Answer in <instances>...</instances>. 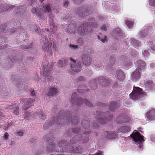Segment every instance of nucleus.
I'll list each match as a JSON object with an SVG mask.
<instances>
[{
	"mask_svg": "<svg viewBox=\"0 0 155 155\" xmlns=\"http://www.w3.org/2000/svg\"><path fill=\"white\" fill-rule=\"evenodd\" d=\"M64 149L66 152L69 153H81L82 151V149L80 146L74 149L71 143L65 140H62L60 141L56 147L52 142L48 144L47 152L51 153L50 155H63Z\"/></svg>",
	"mask_w": 155,
	"mask_h": 155,
	"instance_id": "nucleus-1",
	"label": "nucleus"
},
{
	"mask_svg": "<svg viewBox=\"0 0 155 155\" xmlns=\"http://www.w3.org/2000/svg\"><path fill=\"white\" fill-rule=\"evenodd\" d=\"M71 114L69 111H68L64 115V117L62 119V117H63L62 116H58L54 117L53 120L54 124L57 125L59 124L61 125L64 123H67L70 122L75 124L78 122V118L76 116H74V117H71Z\"/></svg>",
	"mask_w": 155,
	"mask_h": 155,
	"instance_id": "nucleus-2",
	"label": "nucleus"
},
{
	"mask_svg": "<svg viewBox=\"0 0 155 155\" xmlns=\"http://www.w3.org/2000/svg\"><path fill=\"white\" fill-rule=\"evenodd\" d=\"M88 22L83 23L82 25L83 28L81 26H80L78 29V32L81 35H84L91 32L92 31V27L93 28H96L97 23L93 18H90Z\"/></svg>",
	"mask_w": 155,
	"mask_h": 155,
	"instance_id": "nucleus-3",
	"label": "nucleus"
},
{
	"mask_svg": "<svg viewBox=\"0 0 155 155\" xmlns=\"http://www.w3.org/2000/svg\"><path fill=\"white\" fill-rule=\"evenodd\" d=\"M107 113H103L100 115L98 116L97 119L96 118L94 119L92 126L94 129L98 128L100 124H104L107 122V120H110L113 117L112 115H110L107 117Z\"/></svg>",
	"mask_w": 155,
	"mask_h": 155,
	"instance_id": "nucleus-4",
	"label": "nucleus"
},
{
	"mask_svg": "<svg viewBox=\"0 0 155 155\" xmlns=\"http://www.w3.org/2000/svg\"><path fill=\"white\" fill-rule=\"evenodd\" d=\"M99 82L100 84H102L104 86H107L111 83V81L110 79L106 78L103 77H100L98 79L96 78L89 82L90 87L92 89L94 90L97 88L96 82Z\"/></svg>",
	"mask_w": 155,
	"mask_h": 155,
	"instance_id": "nucleus-5",
	"label": "nucleus"
},
{
	"mask_svg": "<svg viewBox=\"0 0 155 155\" xmlns=\"http://www.w3.org/2000/svg\"><path fill=\"white\" fill-rule=\"evenodd\" d=\"M32 100H28V99H21L20 102L23 104L22 107L23 111L25 114V116L24 117L25 119L27 120L29 119L31 116L32 114V111L30 110L28 112H26V110L28 109L31 105V104L32 102Z\"/></svg>",
	"mask_w": 155,
	"mask_h": 155,
	"instance_id": "nucleus-6",
	"label": "nucleus"
},
{
	"mask_svg": "<svg viewBox=\"0 0 155 155\" xmlns=\"http://www.w3.org/2000/svg\"><path fill=\"white\" fill-rule=\"evenodd\" d=\"M130 136L135 142L136 144L138 145L137 147L140 149L139 151L142 150L143 146L141 145V143L144 140L143 136H141L139 133L136 131H134Z\"/></svg>",
	"mask_w": 155,
	"mask_h": 155,
	"instance_id": "nucleus-7",
	"label": "nucleus"
},
{
	"mask_svg": "<svg viewBox=\"0 0 155 155\" xmlns=\"http://www.w3.org/2000/svg\"><path fill=\"white\" fill-rule=\"evenodd\" d=\"M71 99L72 103L73 104H75L80 105L82 104L85 103L90 107L93 106L92 104L88 100H84L83 98L77 97V94L75 93L72 94Z\"/></svg>",
	"mask_w": 155,
	"mask_h": 155,
	"instance_id": "nucleus-8",
	"label": "nucleus"
},
{
	"mask_svg": "<svg viewBox=\"0 0 155 155\" xmlns=\"http://www.w3.org/2000/svg\"><path fill=\"white\" fill-rule=\"evenodd\" d=\"M142 90V89L139 87H134L133 91L130 95V98L133 100H136L142 97L144 95Z\"/></svg>",
	"mask_w": 155,
	"mask_h": 155,
	"instance_id": "nucleus-9",
	"label": "nucleus"
},
{
	"mask_svg": "<svg viewBox=\"0 0 155 155\" xmlns=\"http://www.w3.org/2000/svg\"><path fill=\"white\" fill-rule=\"evenodd\" d=\"M71 67L72 71L75 72L80 71L81 70V64L80 61H76L71 58Z\"/></svg>",
	"mask_w": 155,
	"mask_h": 155,
	"instance_id": "nucleus-10",
	"label": "nucleus"
},
{
	"mask_svg": "<svg viewBox=\"0 0 155 155\" xmlns=\"http://www.w3.org/2000/svg\"><path fill=\"white\" fill-rule=\"evenodd\" d=\"M77 14L79 16L84 17L87 16L91 13V12L86 7H81V8L75 10Z\"/></svg>",
	"mask_w": 155,
	"mask_h": 155,
	"instance_id": "nucleus-11",
	"label": "nucleus"
},
{
	"mask_svg": "<svg viewBox=\"0 0 155 155\" xmlns=\"http://www.w3.org/2000/svg\"><path fill=\"white\" fill-rule=\"evenodd\" d=\"M74 139L77 141L82 143L87 142L89 140L88 136L84 133L82 136L81 134L76 135L74 137Z\"/></svg>",
	"mask_w": 155,
	"mask_h": 155,
	"instance_id": "nucleus-12",
	"label": "nucleus"
},
{
	"mask_svg": "<svg viewBox=\"0 0 155 155\" xmlns=\"http://www.w3.org/2000/svg\"><path fill=\"white\" fill-rule=\"evenodd\" d=\"M48 14L49 19V25L51 26L50 29L52 30L51 32H52L53 33H54L57 30L56 27L55 26L54 23V18L53 16V14H51V13H50Z\"/></svg>",
	"mask_w": 155,
	"mask_h": 155,
	"instance_id": "nucleus-13",
	"label": "nucleus"
},
{
	"mask_svg": "<svg viewBox=\"0 0 155 155\" xmlns=\"http://www.w3.org/2000/svg\"><path fill=\"white\" fill-rule=\"evenodd\" d=\"M105 138L108 139H113L117 137L116 133L112 131H106L104 133Z\"/></svg>",
	"mask_w": 155,
	"mask_h": 155,
	"instance_id": "nucleus-14",
	"label": "nucleus"
},
{
	"mask_svg": "<svg viewBox=\"0 0 155 155\" xmlns=\"http://www.w3.org/2000/svg\"><path fill=\"white\" fill-rule=\"evenodd\" d=\"M123 35V34L120 28H117L113 30L112 36L115 39H119L120 36Z\"/></svg>",
	"mask_w": 155,
	"mask_h": 155,
	"instance_id": "nucleus-15",
	"label": "nucleus"
},
{
	"mask_svg": "<svg viewBox=\"0 0 155 155\" xmlns=\"http://www.w3.org/2000/svg\"><path fill=\"white\" fill-rule=\"evenodd\" d=\"M82 60L83 64L86 66L89 65L91 64V61L90 57L85 54L82 55Z\"/></svg>",
	"mask_w": 155,
	"mask_h": 155,
	"instance_id": "nucleus-16",
	"label": "nucleus"
},
{
	"mask_svg": "<svg viewBox=\"0 0 155 155\" xmlns=\"http://www.w3.org/2000/svg\"><path fill=\"white\" fill-rule=\"evenodd\" d=\"M140 69L137 68L132 74L131 78L133 80H136L138 79L140 77Z\"/></svg>",
	"mask_w": 155,
	"mask_h": 155,
	"instance_id": "nucleus-17",
	"label": "nucleus"
},
{
	"mask_svg": "<svg viewBox=\"0 0 155 155\" xmlns=\"http://www.w3.org/2000/svg\"><path fill=\"white\" fill-rule=\"evenodd\" d=\"M59 94V91L56 88L52 87L48 91V96H56Z\"/></svg>",
	"mask_w": 155,
	"mask_h": 155,
	"instance_id": "nucleus-18",
	"label": "nucleus"
},
{
	"mask_svg": "<svg viewBox=\"0 0 155 155\" xmlns=\"http://www.w3.org/2000/svg\"><path fill=\"white\" fill-rule=\"evenodd\" d=\"M31 12L33 14L37 15L41 19L44 18V16L41 12L40 10L33 7L31 10Z\"/></svg>",
	"mask_w": 155,
	"mask_h": 155,
	"instance_id": "nucleus-19",
	"label": "nucleus"
},
{
	"mask_svg": "<svg viewBox=\"0 0 155 155\" xmlns=\"http://www.w3.org/2000/svg\"><path fill=\"white\" fill-rule=\"evenodd\" d=\"M130 130V128L129 127L123 126L118 129L117 132L118 133L120 134L121 135L122 134L126 133Z\"/></svg>",
	"mask_w": 155,
	"mask_h": 155,
	"instance_id": "nucleus-20",
	"label": "nucleus"
},
{
	"mask_svg": "<svg viewBox=\"0 0 155 155\" xmlns=\"http://www.w3.org/2000/svg\"><path fill=\"white\" fill-rule=\"evenodd\" d=\"M147 118L149 120H153L155 119V110H152L147 113L146 115Z\"/></svg>",
	"mask_w": 155,
	"mask_h": 155,
	"instance_id": "nucleus-21",
	"label": "nucleus"
},
{
	"mask_svg": "<svg viewBox=\"0 0 155 155\" xmlns=\"http://www.w3.org/2000/svg\"><path fill=\"white\" fill-rule=\"evenodd\" d=\"M76 29V27L74 25L71 24L68 25V28L66 30V32L68 34L74 33Z\"/></svg>",
	"mask_w": 155,
	"mask_h": 155,
	"instance_id": "nucleus-22",
	"label": "nucleus"
},
{
	"mask_svg": "<svg viewBox=\"0 0 155 155\" xmlns=\"http://www.w3.org/2000/svg\"><path fill=\"white\" fill-rule=\"evenodd\" d=\"M28 27L30 28V29L33 31H35V32L38 34H39L41 32V29L37 25H33L31 24L28 25L27 24Z\"/></svg>",
	"mask_w": 155,
	"mask_h": 155,
	"instance_id": "nucleus-23",
	"label": "nucleus"
},
{
	"mask_svg": "<svg viewBox=\"0 0 155 155\" xmlns=\"http://www.w3.org/2000/svg\"><path fill=\"white\" fill-rule=\"evenodd\" d=\"M145 86L147 90H153L154 88V86L152 81L147 80L145 81Z\"/></svg>",
	"mask_w": 155,
	"mask_h": 155,
	"instance_id": "nucleus-24",
	"label": "nucleus"
},
{
	"mask_svg": "<svg viewBox=\"0 0 155 155\" xmlns=\"http://www.w3.org/2000/svg\"><path fill=\"white\" fill-rule=\"evenodd\" d=\"M9 107L10 110L13 111V112L14 114L16 115L18 114H19V107L18 106L14 104Z\"/></svg>",
	"mask_w": 155,
	"mask_h": 155,
	"instance_id": "nucleus-25",
	"label": "nucleus"
},
{
	"mask_svg": "<svg viewBox=\"0 0 155 155\" xmlns=\"http://www.w3.org/2000/svg\"><path fill=\"white\" fill-rule=\"evenodd\" d=\"M50 74V70L47 69V66L45 65L44 67L43 75L50 79L51 77Z\"/></svg>",
	"mask_w": 155,
	"mask_h": 155,
	"instance_id": "nucleus-26",
	"label": "nucleus"
},
{
	"mask_svg": "<svg viewBox=\"0 0 155 155\" xmlns=\"http://www.w3.org/2000/svg\"><path fill=\"white\" fill-rule=\"evenodd\" d=\"M136 65L138 67V68H143L146 65L144 61L141 60H139L135 62Z\"/></svg>",
	"mask_w": 155,
	"mask_h": 155,
	"instance_id": "nucleus-27",
	"label": "nucleus"
},
{
	"mask_svg": "<svg viewBox=\"0 0 155 155\" xmlns=\"http://www.w3.org/2000/svg\"><path fill=\"white\" fill-rule=\"evenodd\" d=\"M119 103L118 102H112L109 105V107L110 109L112 111H114L117 107L118 106Z\"/></svg>",
	"mask_w": 155,
	"mask_h": 155,
	"instance_id": "nucleus-28",
	"label": "nucleus"
},
{
	"mask_svg": "<svg viewBox=\"0 0 155 155\" xmlns=\"http://www.w3.org/2000/svg\"><path fill=\"white\" fill-rule=\"evenodd\" d=\"M18 14L20 15H22L26 11V7L24 6H19L18 8Z\"/></svg>",
	"mask_w": 155,
	"mask_h": 155,
	"instance_id": "nucleus-29",
	"label": "nucleus"
},
{
	"mask_svg": "<svg viewBox=\"0 0 155 155\" xmlns=\"http://www.w3.org/2000/svg\"><path fill=\"white\" fill-rule=\"evenodd\" d=\"M130 43L135 47H138L140 46L141 44L139 41L134 38H131L130 39Z\"/></svg>",
	"mask_w": 155,
	"mask_h": 155,
	"instance_id": "nucleus-30",
	"label": "nucleus"
},
{
	"mask_svg": "<svg viewBox=\"0 0 155 155\" xmlns=\"http://www.w3.org/2000/svg\"><path fill=\"white\" fill-rule=\"evenodd\" d=\"M42 11L45 13H51V6L49 5H45L43 8Z\"/></svg>",
	"mask_w": 155,
	"mask_h": 155,
	"instance_id": "nucleus-31",
	"label": "nucleus"
},
{
	"mask_svg": "<svg viewBox=\"0 0 155 155\" xmlns=\"http://www.w3.org/2000/svg\"><path fill=\"white\" fill-rule=\"evenodd\" d=\"M81 124L83 127L85 129H88L90 126V121L89 120H83L81 122Z\"/></svg>",
	"mask_w": 155,
	"mask_h": 155,
	"instance_id": "nucleus-32",
	"label": "nucleus"
},
{
	"mask_svg": "<svg viewBox=\"0 0 155 155\" xmlns=\"http://www.w3.org/2000/svg\"><path fill=\"white\" fill-rule=\"evenodd\" d=\"M42 38L45 44L43 46V48L44 49L45 51H47L48 50H49V48L47 47V45L48 42V38L45 36H42Z\"/></svg>",
	"mask_w": 155,
	"mask_h": 155,
	"instance_id": "nucleus-33",
	"label": "nucleus"
},
{
	"mask_svg": "<svg viewBox=\"0 0 155 155\" xmlns=\"http://www.w3.org/2000/svg\"><path fill=\"white\" fill-rule=\"evenodd\" d=\"M127 121L124 117H118L116 120V122L119 125L127 122Z\"/></svg>",
	"mask_w": 155,
	"mask_h": 155,
	"instance_id": "nucleus-34",
	"label": "nucleus"
},
{
	"mask_svg": "<svg viewBox=\"0 0 155 155\" xmlns=\"http://www.w3.org/2000/svg\"><path fill=\"white\" fill-rule=\"evenodd\" d=\"M117 78L119 80H123L124 78V75L123 73L120 70L117 71Z\"/></svg>",
	"mask_w": 155,
	"mask_h": 155,
	"instance_id": "nucleus-35",
	"label": "nucleus"
},
{
	"mask_svg": "<svg viewBox=\"0 0 155 155\" xmlns=\"http://www.w3.org/2000/svg\"><path fill=\"white\" fill-rule=\"evenodd\" d=\"M133 22L131 21L126 20L125 24L128 28H130L133 26Z\"/></svg>",
	"mask_w": 155,
	"mask_h": 155,
	"instance_id": "nucleus-36",
	"label": "nucleus"
},
{
	"mask_svg": "<svg viewBox=\"0 0 155 155\" xmlns=\"http://www.w3.org/2000/svg\"><path fill=\"white\" fill-rule=\"evenodd\" d=\"M147 30H143L141 31L139 35L141 37H145L147 34Z\"/></svg>",
	"mask_w": 155,
	"mask_h": 155,
	"instance_id": "nucleus-37",
	"label": "nucleus"
},
{
	"mask_svg": "<svg viewBox=\"0 0 155 155\" xmlns=\"http://www.w3.org/2000/svg\"><path fill=\"white\" fill-rule=\"evenodd\" d=\"M97 38L101 41L102 42L104 43L107 40V37L106 36L100 37L99 36H97Z\"/></svg>",
	"mask_w": 155,
	"mask_h": 155,
	"instance_id": "nucleus-38",
	"label": "nucleus"
},
{
	"mask_svg": "<svg viewBox=\"0 0 155 155\" xmlns=\"http://www.w3.org/2000/svg\"><path fill=\"white\" fill-rule=\"evenodd\" d=\"M142 53L145 57V59L146 58V57H148L150 55L149 50H145Z\"/></svg>",
	"mask_w": 155,
	"mask_h": 155,
	"instance_id": "nucleus-39",
	"label": "nucleus"
},
{
	"mask_svg": "<svg viewBox=\"0 0 155 155\" xmlns=\"http://www.w3.org/2000/svg\"><path fill=\"white\" fill-rule=\"evenodd\" d=\"M3 26H1L0 27V34H1L2 33V32L3 31H4V29L3 28ZM2 36L1 35H0V41H2V40H3L4 39L5 40V39L4 38H3V37L2 38Z\"/></svg>",
	"mask_w": 155,
	"mask_h": 155,
	"instance_id": "nucleus-40",
	"label": "nucleus"
},
{
	"mask_svg": "<svg viewBox=\"0 0 155 155\" xmlns=\"http://www.w3.org/2000/svg\"><path fill=\"white\" fill-rule=\"evenodd\" d=\"M84 41L82 38H79L77 41V43L79 45H81L83 44Z\"/></svg>",
	"mask_w": 155,
	"mask_h": 155,
	"instance_id": "nucleus-41",
	"label": "nucleus"
},
{
	"mask_svg": "<svg viewBox=\"0 0 155 155\" xmlns=\"http://www.w3.org/2000/svg\"><path fill=\"white\" fill-rule=\"evenodd\" d=\"M73 132L75 134L81 133V130L79 128H74L73 129Z\"/></svg>",
	"mask_w": 155,
	"mask_h": 155,
	"instance_id": "nucleus-42",
	"label": "nucleus"
},
{
	"mask_svg": "<svg viewBox=\"0 0 155 155\" xmlns=\"http://www.w3.org/2000/svg\"><path fill=\"white\" fill-rule=\"evenodd\" d=\"M69 47L71 49L73 50L77 49L78 48V46L76 45L70 44L69 45Z\"/></svg>",
	"mask_w": 155,
	"mask_h": 155,
	"instance_id": "nucleus-43",
	"label": "nucleus"
},
{
	"mask_svg": "<svg viewBox=\"0 0 155 155\" xmlns=\"http://www.w3.org/2000/svg\"><path fill=\"white\" fill-rule=\"evenodd\" d=\"M69 4V2L67 0H65L63 2V5L65 8H67Z\"/></svg>",
	"mask_w": 155,
	"mask_h": 155,
	"instance_id": "nucleus-44",
	"label": "nucleus"
},
{
	"mask_svg": "<svg viewBox=\"0 0 155 155\" xmlns=\"http://www.w3.org/2000/svg\"><path fill=\"white\" fill-rule=\"evenodd\" d=\"M7 11V10L6 9V8H5L2 5H0V13Z\"/></svg>",
	"mask_w": 155,
	"mask_h": 155,
	"instance_id": "nucleus-45",
	"label": "nucleus"
},
{
	"mask_svg": "<svg viewBox=\"0 0 155 155\" xmlns=\"http://www.w3.org/2000/svg\"><path fill=\"white\" fill-rule=\"evenodd\" d=\"M118 45L117 44H114L111 46V49L112 50H116L118 49Z\"/></svg>",
	"mask_w": 155,
	"mask_h": 155,
	"instance_id": "nucleus-46",
	"label": "nucleus"
},
{
	"mask_svg": "<svg viewBox=\"0 0 155 155\" xmlns=\"http://www.w3.org/2000/svg\"><path fill=\"white\" fill-rule=\"evenodd\" d=\"M149 4L151 6H155V0H150Z\"/></svg>",
	"mask_w": 155,
	"mask_h": 155,
	"instance_id": "nucleus-47",
	"label": "nucleus"
},
{
	"mask_svg": "<svg viewBox=\"0 0 155 155\" xmlns=\"http://www.w3.org/2000/svg\"><path fill=\"white\" fill-rule=\"evenodd\" d=\"M58 65L59 67H62L64 66L63 61L61 60L59 61L58 63Z\"/></svg>",
	"mask_w": 155,
	"mask_h": 155,
	"instance_id": "nucleus-48",
	"label": "nucleus"
},
{
	"mask_svg": "<svg viewBox=\"0 0 155 155\" xmlns=\"http://www.w3.org/2000/svg\"><path fill=\"white\" fill-rule=\"evenodd\" d=\"M132 63L130 61L127 62V63L126 62L125 63H124V65L125 67H128V66H131L132 65Z\"/></svg>",
	"mask_w": 155,
	"mask_h": 155,
	"instance_id": "nucleus-49",
	"label": "nucleus"
},
{
	"mask_svg": "<svg viewBox=\"0 0 155 155\" xmlns=\"http://www.w3.org/2000/svg\"><path fill=\"white\" fill-rule=\"evenodd\" d=\"M85 79L84 77L83 76H80L77 78L78 81H83Z\"/></svg>",
	"mask_w": 155,
	"mask_h": 155,
	"instance_id": "nucleus-50",
	"label": "nucleus"
},
{
	"mask_svg": "<svg viewBox=\"0 0 155 155\" xmlns=\"http://www.w3.org/2000/svg\"><path fill=\"white\" fill-rule=\"evenodd\" d=\"M28 1L30 5H31L33 3H35L37 1V0H28Z\"/></svg>",
	"mask_w": 155,
	"mask_h": 155,
	"instance_id": "nucleus-51",
	"label": "nucleus"
},
{
	"mask_svg": "<svg viewBox=\"0 0 155 155\" xmlns=\"http://www.w3.org/2000/svg\"><path fill=\"white\" fill-rule=\"evenodd\" d=\"M107 26L106 25H103L101 28V29L103 30L106 31L107 30Z\"/></svg>",
	"mask_w": 155,
	"mask_h": 155,
	"instance_id": "nucleus-52",
	"label": "nucleus"
},
{
	"mask_svg": "<svg viewBox=\"0 0 155 155\" xmlns=\"http://www.w3.org/2000/svg\"><path fill=\"white\" fill-rule=\"evenodd\" d=\"M45 115L44 113H42L40 117L41 119L44 120L45 119Z\"/></svg>",
	"mask_w": 155,
	"mask_h": 155,
	"instance_id": "nucleus-53",
	"label": "nucleus"
},
{
	"mask_svg": "<svg viewBox=\"0 0 155 155\" xmlns=\"http://www.w3.org/2000/svg\"><path fill=\"white\" fill-rule=\"evenodd\" d=\"M30 92L31 93L32 96H34L35 95V92L34 89H31L29 90Z\"/></svg>",
	"mask_w": 155,
	"mask_h": 155,
	"instance_id": "nucleus-54",
	"label": "nucleus"
},
{
	"mask_svg": "<svg viewBox=\"0 0 155 155\" xmlns=\"http://www.w3.org/2000/svg\"><path fill=\"white\" fill-rule=\"evenodd\" d=\"M23 132L21 130L19 131L17 133V135L21 137L23 135Z\"/></svg>",
	"mask_w": 155,
	"mask_h": 155,
	"instance_id": "nucleus-55",
	"label": "nucleus"
},
{
	"mask_svg": "<svg viewBox=\"0 0 155 155\" xmlns=\"http://www.w3.org/2000/svg\"><path fill=\"white\" fill-rule=\"evenodd\" d=\"M8 136V133L6 132L4 135V137L5 139H7Z\"/></svg>",
	"mask_w": 155,
	"mask_h": 155,
	"instance_id": "nucleus-56",
	"label": "nucleus"
},
{
	"mask_svg": "<svg viewBox=\"0 0 155 155\" xmlns=\"http://www.w3.org/2000/svg\"><path fill=\"white\" fill-rule=\"evenodd\" d=\"M4 117V116L2 114V113H0V122L1 120L3 119V117Z\"/></svg>",
	"mask_w": 155,
	"mask_h": 155,
	"instance_id": "nucleus-57",
	"label": "nucleus"
},
{
	"mask_svg": "<svg viewBox=\"0 0 155 155\" xmlns=\"http://www.w3.org/2000/svg\"><path fill=\"white\" fill-rule=\"evenodd\" d=\"M49 123H50L49 122H47L46 123H45L44 125V127H47L49 125Z\"/></svg>",
	"mask_w": 155,
	"mask_h": 155,
	"instance_id": "nucleus-58",
	"label": "nucleus"
},
{
	"mask_svg": "<svg viewBox=\"0 0 155 155\" xmlns=\"http://www.w3.org/2000/svg\"><path fill=\"white\" fill-rule=\"evenodd\" d=\"M68 61V60L67 59H64V60L63 63L64 62V63H63V64L64 66H65L67 63Z\"/></svg>",
	"mask_w": 155,
	"mask_h": 155,
	"instance_id": "nucleus-59",
	"label": "nucleus"
},
{
	"mask_svg": "<svg viewBox=\"0 0 155 155\" xmlns=\"http://www.w3.org/2000/svg\"><path fill=\"white\" fill-rule=\"evenodd\" d=\"M155 66V64L153 63H151L150 64V67L151 68H153Z\"/></svg>",
	"mask_w": 155,
	"mask_h": 155,
	"instance_id": "nucleus-60",
	"label": "nucleus"
},
{
	"mask_svg": "<svg viewBox=\"0 0 155 155\" xmlns=\"http://www.w3.org/2000/svg\"><path fill=\"white\" fill-rule=\"evenodd\" d=\"M71 143H72V144H74L75 142L73 139H72L70 141Z\"/></svg>",
	"mask_w": 155,
	"mask_h": 155,
	"instance_id": "nucleus-61",
	"label": "nucleus"
},
{
	"mask_svg": "<svg viewBox=\"0 0 155 155\" xmlns=\"http://www.w3.org/2000/svg\"><path fill=\"white\" fill-rule=\"evenodd\" d=\"M151 49L155 51V46L153 45L151 47Z\"/></svg>",
	"mask_w": 155,
	"mask_h": 155,
	"instance_id": "nucleus-62",
	"label": "nucleus"
},
{
	"mask_svg": "<svg viewBox=\"0 0 155 155\" xmlns=\"http://www.w3.org/2000/svg\"><path fill=\"white\" fill-rule=\"evenodd\" d=\"M53 48L55 50L56 48V45L55 44H54L53 45Z\"/></svg>",
	"mask_w": 155,
	"mask_h": 155,
	"instance_id": "nucleus-63",
	"label": "nucleus"
},
{
	"mask_svg": "<svg viewBox=\"0 0 155 155\" xmlns=\"http://www.w3.org/2000/svg\"><path fill=\"white\" fill-rule=\"evenodd\" d=\"M17 85H18V87H21V82L20 83H18L17 84Z\"/></svg>",
	"mask_w": 155,
	"mask_h": 155,
	"instance_id": "nucleus-64",
	"label": "nucleus"
}]
</instances>
